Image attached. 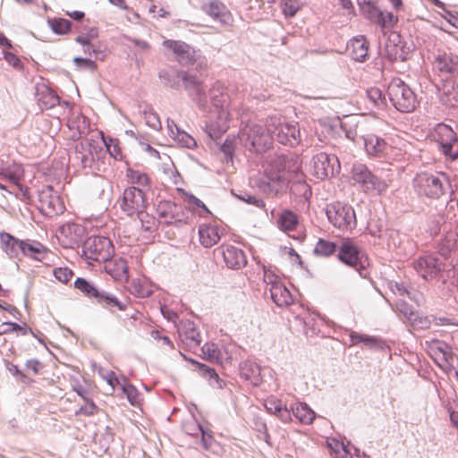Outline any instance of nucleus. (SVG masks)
<instances>
[{
    "label": "nucleus",
    "mask_w": 458,
    "mask_h": 458,
    "mask_svg": "<svg viewBox=\"0 0 458 458\" xmlns=\"http://www.w3.org/2000/svg\"><path fill=\"white\" fill-rule=\"evenodd\" d=\"M448 179L444 173L420 172L413 179V188L419 196L438 199L445 194Z\"/></svg>",
    "instance_id": "obj_1"
},
{
    "label": "nucleus",
    "mask_w": 458,
    "mask_h": 458,
    "mask_svg": "<svg viewBox=\"0 0 458 458\" xmlns=\"http://www.w3.org/2000/svg\"><path fill=\"white\" fill-rule=\"evenodd\" d=\"M73 285L85 297L94 298L97 303L105 309L109 310H112L114 308H116L118 310H126L127 305L120 301L114 294L104 289H100L91 281L78 277L74 281Z\"/></svg>",
    "instance_id": "obj_2"
},
{
    "label": "nucleus",
    "mask_w": 458,
    "mask_h": 458,
    "mask_svg": "<svg viewBox=\"0 0 458 458\" xmlns=\"http://www.w3.org/2000/svg\"><path fill=\"white\" fill-rule=\"evenodd\" d=\"M238 139L244 148L252 153H261L271 145L267 128L253 123H249L241 128Z\"/></svg>",
    "instance_id": "obj_3"
},
{
    "label": "nucleus",
    "mask_w": 458,
    "mask_h": 458,
    "mask_svg": "<svg viewBox=\"0 0 458 458\" xmlns=\"http://www.w3.org/2000/svg\"><path fill=\"white\" fill-rule=\"evenodd\" d=\"M267 131L271 140L290 147L297 146L301 140V131L298 123H283L280 118L271 117L266 123Z\"/></svg>",
    "instance_id": "obj_4"
},
{
    "label": "nucleus",
    "mask_w": 458,
    "mask_h": 458,
    "mask_svg": "<svg viewBox=\"0 0 458 458\" xmlns=\"http://www.w3.org/2000/svg\"><path fill=\"white\" fill-rule=\"evenodd\" d=\"M387 93L390 102L399 112L410 113L415 109L418 103L416 95L402 80H392Z\"/></svg>",
    "instance_id": "obj_5"
},
{
    "label": "nucleus",
    "mask_w": 458,
    "mask_h": 458,
    "mask_svg": "<svg viewBox=\"0 0 458 458\" xmlns=\"http://www.w3.org/2000/svg\"><path fill=\"white\" fill-rule=\"evenodd\" d=\"M159 224L182 226L189 221L191 210L182 204L171 200H161L156 207Z\"/></svg>",
    "instance_id": "obj_6"
},
{
    "label": "nucleus",
    "mask_w": 458,
    "mask_h": 458,
    "mask_svg": "<svg viewBox=\"0 0 458 458\" xmlns=\"http://www.w3.org/2000/svg\"><path fill=\"white\" fill-rule=\"evenodd\" d=\"M326 214L328 221L342 232H352L357 225L354 208L339 201L327 206Z\"/></svg>",
    "instance_id": "obj_7"
},
{
    "label": "nucleus",
    "mask_w": 458,
    "mask_h": 458,
    "mask_svg": "<svg viewBox=\"0 0 458 458\" xmlns=\"http://www.w3.org/2000/svg\"><path fill=\"white\" fill-rule=\"evenodd\" d=\"M114 253L111 240L105 236H90L83 243L82 255L89 261L107 262Z\"/></svg>",
    "instance_id": "obj_8"
},
{
    "label": "nucleus",
    "mask_w": 458,
    "mask_h": 458,
    "mask_svg": "<svg viewBox=\"0 0 458 458\" xmlns=\"http://www.w3.org/2000/svg\"><path fill=\"white\" fill-rule=\"evenodd\" d=\"M438 150L448 159L458 158V137L456 132L447 124L438 123L433 134Z\"/></svg>",
    "instance_id": "obj_9"
},
{
    "label": "nucleus",
    "mask_w": 458,
    "mask_h": 458,
    "mask_svg": "<svg viewBox=\"0 0 458 458\" xmlns=\"http://www.w3.org/2000/svg\"><path fill=\"white\" fill-rule=\"evenodd\" d=\"M311 173L318 180H326L340 173L341 165L335 155L320 152L314 155L311 160Z\"/></svg>",
    "instance_id": "obj_10"
},
{
    "label": "nucleus",
    "mask_w": 458,
    "mask_h": 458,
    "mask_svg": "<svg viewBox=\"0 0 458 458\" xmlns=\"http://www.w3.org/2000/svg\"><path fill=\"white\" fill-rule=\"evenodd\" d=\"M352 177L366 192L376 191L380 194L387 188L385 181L375 175L366 165L361 163L352 165Z\"/></svg>",
    "instance_id": "obj_11"
},
{
    "label": "nucleus",
    "mask_w": 458,
    "mask_h": 458,
    "mask_svg": "<svg viewBox=\"0 0 458 458\" xmlns=\"http://www.w3.org/2000/svg\"><path fill=\"white\" fill-rule=\"evenodd\" d=\"M147 204V199L142 189L131 186L123 191L121 208L127 216H132L140 214L146 209Z\"/></svg>",
    "instance_id": "obj_12"
},
{
    "label": "nucleus",
    "mask_w": 458,
    "mask_h": 458,
    "mask_svg": "<svg viewBox=\"0 0 458 458\" xmlns=\"http://www.w3.org/2000/svg\"><path fill=\"white\" fill-rule=\"evenodd\" d=\"M182 81L189 96L201 110L208 108V97L203 81L196 75L187 72H182Z\"/></svg>",
    "instance_id": "obj_13"
},
{
    "label": "nucleus",
    "mask_w": 458,
    "mask_h": 458,
    "mask_svg": "<svg viewBox=\"0 0 458 458\" xmlns=\"http://www.w3.org/2000/svg\"><path fill=\"white\" fill-rule=\"evenodd\" d=\"M257 187L268 196H276L285 191L287 183L283 174L266 169L264 174L257 180Z\"/></svg>",
    "instance_id": "obj_14"
},
{
    "label": "nucleus",
    "mask_w": 458,
    "mask_h": 458,
    "mask_svg": "<svg viewBox=\"0 0 458 458\" xmlns=\"http://www.w3.org/2000/svg\"><path fill=\"white\" fill-rule=\"evenodd\" d=\"M102 150V147L94 140L81 141L74 147V158L83 168L92 169L95 161L99 158L98 152Z\"/></svg>",
    "instance_id": "obj_15"
},
{
    "label": "nucleus",
    "mask_w": 458,
    "mask_h": 458,
    "mask_svg": "<svg viewBox=\"0 0 458 458\" xmlns=\"http://www.w3.org/2000/svg\"><path fill=\"white\" fill-rule=\"evenodd\" d=\"M202 11L225 30H231L234 19L229 9L219 0H211L202 5Z\"/></svg>",
    "instance_id": "obj_16"
},
{
    "label": "nucleus",
    "mask_w": 458,
    "mask_h": 458,
    "mask_svg": "<svg viewBox=\"0 0 458 458\" xmlns=\"http://www.w3.org/2000/svg\"><path fill=\"white\" fill-rule=\"evenodd\" d=\"M38 200L41 211L47 216L60 215L64 210V206L52 186H46L38 191Z\"/></svg>",
    "instance_id": "obj_17"
},
{
    "label": "nucleus",
    "mask_w": 458,
    "mask_h": 458,
    "mask_svg": "<svg viewBox=\"0 0 458 458\" xmlns=\"http://www.w3.org/2000/svg\"><path fill=\"white\" fill-rule=\"evenodd\" d=\"M433 67L441 76L456 77L458 76V55L452 52H438L434 57Z\"/></svg>",
    "instance_id": "obj_18"
},
{
    "label": "nucleus",
    "mask_w": 458,
    "mask_h": 458,
    "mask_svg": "<svg viewBox=\"0 0 458 458\" xmlns=\"http://www.w3.org/2000/svg\"><path fill=\"white\" fill-rule=\"evenodd\" d=\"M414 269L425 280L436 277L444 268L442 260L435 255L420 257L413 263Z\"/></svg>",
    "instance_id": "obj_19"
},
{
    "label": "nucleus",
    "mask_w": 458,
    "mask_h": 458,
    "mask_svg": "<svg viewBox=\"0 0 458 458\" xmlns=\"http://www.w3.org/2000/svg\"><path fill=\"white\" fill-rule=\"evenodd\" d=\"M337 257L341 262L354 267L361 275V270L365 267L360 264V251L350 239H345L342 242Z\"/></svg>",
    "instance_id": "obj_20"
},
{
    "label": "nucleus",
    "mask_w": 458,
    "mask_h": 458,
    "mask_svg": "<svg viewBox=\"0 0 458 458\" xmlns=\"http://www.w3.org/2000/svg\"><path fill=\"white\" fill-rule=\"evenodd\" d=\"M221 253L228 268L241 269L247 264V258L243 250L233 245L221 246Z\"/></svg>",
    "instance_id": "obj_21"
},
{
    "label": "nucleus",
    "mask_w": 458,
    "mask_h": 458,
    "mask_svg": "<svg viewBox=\"0 0 458 458\" xmlns=\"http://www.w3.org/2000/svg\"><path fill=\"white\" fill-rule=\"evenodd\" d=\"M163 46L173 50L177 61L183 65L190 64L194 60L192 47L183 41L166 39L163 42Z\"/></svg>",
    "instance_id": "obj_22"
},
{
    "label": "nucleus",
    "mask_w": 458,
    "mask_h": 458,
    "mask_svg": "<svg viewBox=\"0 0 458 458\" xmlns=\"http://www.w3.org/2000/svg\"><path fill=\"white\" fill-rule=\"evenodd\" d=\"M227 110L217 111L216 121L207 122L204 127L205 132L212 140L219 139L229 128Z\"/></svg>",
    "instance_id": "obj_23"
},
{
    "label": "nucleus",
    "mask_w": 458,
    "mask_h": 458,
    "mask_svg": "<svg viewBox=\"0 0 458 458\" xmlns=\"http://www.w3.org/2000/svg\"><path fill=\"white\" fill-rule=\"evenodd\" d=\"M178 333L181 340L189 347H197L201 343L200 334L190 319L181 321Z\"/></svg>",
    "instance_id": "obj_24"
},
{
    "label": "nucleus",
    "mask_w": 458,
    "mask_h": 458,
    "mask_svg": "<svg viewBox=\"0 0 458 458\" xmlns=\"http://www.w3.org/2000/svg\"><path fill=\"white\" fill-rule=\"evenodd\" d=\"M36 100L41 109H51L59 104V97L46 84H37Z\"/></svg>",
    "instance_id": "obj_25"
},
{
    "label": "nucleus",
    "mask_w": 458,
    "mask_h": 458,
    "mask_svg": "<svg viewBox=\"0 0 458 458\" xmlns=\"http://www.w3.org/2000/svg\"><path fill=\"white\" fill-rule=\"evenodd\" d=\"M360 140H362L366 153L369 157H379L385 154L387 148L386 140L376 134L370 133L361 136Z\"/></svg>",
    "instance_id": "obj_26"
},
{
    "label": "nucleus",
    "mask_w": 458,
    "mask_h": 458,
    "mask_svg": "<svg viewBox=\"0 0 458 458\" xmlns=\"http://www.w3.org/2000/svg\"><path fill=\"white\" fill-rule=\"evenodd\" d=\"M440 102L449 108L458 107V82L453 81H445L441 88H438Z\"/></svg>",
    "instance_id": "obj_27"
},
{
    "label": "nucleus",
    "mask_w": 458,
    "mask_h": 458,
    "mask_svg": "<svg viewBox=\"0 0 458 458\" xmlns=\"http://www.w3.org/2000/svg\"><path fill=\"white\" fill-rule=\"evenodd\" d=\"M350 341L351 345L363 344V345L367 348L375 351H386L389 348L383 339L376 336L359 334L357 332H352L350 334Z\"/></svg>",
    "instance_id": "obj_28"
},
{
    "label": "nucleus",
    "mask_w": 458,
    "mask_h": 458,
    "mask_svg": "<svg viewBox=\"0 0 458 458\" xmlns=\"http://www.w3.org/2000/svg\"><path fill=\"white\" fill-rule=\"evenodd\" d=\"M239 369L241 377L252 386H258L261 384V369L256 362L246 360L240 363Z\"/></svg>",
    "instance_id": "obj_29"
},
{
    "label": "nucleus",
    "mask_w": 458,
    "mask_h": 458,
    "mask_svg": "<svg viewBox=\"0 0 458 458\" xmlns=\"http://www.w3.org/2000/svg\"><path fill=\"white\" fill-rule=\"evenodd\" d=\"M209 98L217 111L227 110L230 98L224 84L219 81L215 82L209 89Z\"/></svg>",
    "instance_id": "obj_30"
},
{
    "label": "nucleus",
    "mask_w": 458,
    "mask_h": 458,
    "mask_svg": "<svg viewBox=\"0 0 458 458\" xmlns=\"http://www.w3.org/2000/svg\"><path fill=\"white\" fill-rule=\"evenodd\" d=\"M221 237V233L216 225H200L199 227V238L200 244L205 248H210L216 244Z\"/></svg>",
    "instance_id": "obj_31"
},
{
    "label": "nucleus",
    "mask_w": 458,
    "mask_h": 458,
    "mask_svg": "<svg viewBox=\"0 0 458 458\" xmlns=\"http://www.w3.org/2000/svg\"><path fill=\"white\" fill-rule=\"evenodd\" d=\"M50 251L39 242L24 240L22 255L37 261H43Z\"/></svg>",
    "instance_id": "obj_32"
},
{
    "label": "nucleus",
    "mask_w": 458,
    "mask_h": 458,
    "mask_svg": "<svg viewBox=\"0 0 458 458\" xmlns=\"http://www.w3.org/2000/svg\"><path fill=\"white\" fill-rule=\"evenodd\" d=\"M267 291H269L271 299L278 307H287L293 302V298L288 288L283 284L271 286Z\"/></svg>",
    "instance_id": "obj_33"
},
{
    "label": "nucleus",
    "mask_w": 458,
    "mask_h": 458,
    "mask_svg": "<svg viewBox=\"0 0 458 458\" xmlns=\"http://www.w3.org/2000/svg\"><path fill=\"white\" fill-rule=\"evenodd\" d=\"M0 241L4 250L10 258H17L22 254L24 240H19L8 233H0Z\"/></svg>",
    "instance_id": "obj_34"
},
{
    "label": "nucleus",
    "mask_w": 458,
    "mask_h": 458,
    "mask_svg": "<svg viewBox=\"0 0 458 458\" xmlns=\"http://www.w3.org/2000/svg\"><path fill=\"white\" fill-rule=\"evenodd\" d=\"M351 55L357 62H364L369 50V43L364 36L353 38L351 41Z\"/></svg>",
    "instance_id": "obj_35"
},
{
    "label": "nucleus",
    "mask_w": 458,
    "mask_h": 458,
    "mask_svg": "<svg viewBox=\"0 0 458 458\" xmlns=\"http://www.w3.org/2000/svg\"><path fill=\"white\" fill-rule=\"evenodd\" d=\"M191 361L198 366L199 375L208 381L210 386L216 389L223 388L225 385L224 381L219 377L218 374L213 368L198 361Z\"/></svg>",
    "instance_id": "obj_36"
},
{
    "label": "nucleus",
    "mask_w": 458,
    "mask_h": 458,
    "mask_svg": "<svg viewBox=\"0 0 458 458\" xmlns=\"http://www.w3.org/2000/svg\"><path fill=\"white\" fill-rule=\"evenodd\" d=\"M391 37H393V43L391 40H389V42L386 43L385 47L386 57L392 62L404 61L406 57L403 50V47H400L398 44L395 43L396 40L399 41L400 35L392 33Z\"/></svg>",
    "instance_id": "obj_37"
},
{
    "label": "nucleus",
    "mask_w": 458,
    "mask_h": 458,
    "mask_svg": "<svg viewBox=\"0 0 458 458\" xmlns=\"http://www.w3.org/2000/svg\"><path fill=\"white\" fill-rule=\"evenodd\" d=\"M182 72H184L174 70H161L158 73V76L165 87L178 89L181 86Z\"/></svg>",
    "instance_id": "obj_38"
},
{
    "label": "nucleus",
    "mask_w": 458,
    "mask_h": 458,
    "mask_svg": "<svg viewBox=\"0 0 458 458\" xmlns=\"http://www.w3.org/2000/svg\"><path fill=\"white\" fill-rule=\"evenodd\" d=\"M293 415L302 424H311L315 419V412L307 403H299L293 407Z\"/></svg>",
    "instance_id": "obj_39"
},
{
    "label": "nucleus",
    "mask_w": 458,
    "mask_h": 458,
    "mask_svg": "<svg viewBox=\"0 0 458 458\" xmlns=\"http://www.w3.org/2000/svg\"><path fill=\"white\" fill-rule=\"evenodd\" d=\"M106 268L108 269V273L117 280L127 279L129 276L127 262L123 258L114 259L113 263L110 262L106 266Z\"/></svg>",
    "instance_id": "obj_40"
},
{
    "label": "nucleus",
    "mask_w": 458,
    "mask_h": 458,
    "mask_svg": "<svg viewBox=\"0 0 458 458\" xmlns=\"http://www.w3.org/2000/svg\"><path fill=\"white\" fill-rule=\"evenodd\" d=\"M297 224V215L289 209L283 210L277 218L278 227L284 232L293 230Z\"/></svg>",
    "instance_id": "obj_41"
},
{
    "label": "nucleus",
    "mask_w": 458,
    "mask_h": 458,
    "mask_svg": "<svg viewBox=\"0 0 458 458\" xmlns=\"http://www.w3.org/2000/svg\"><path fill=\"white\" fill-rule=\"evenodd\" d=\"M70 128H76L77 131L72 132V140H77L88 133L89 123L86 116L79 115L70 122Z\"/></svg>",
    "instance_id": "obj_42"
},
{
    "label": "nucleus",
    "mask_w": 458,
    "mask_h": 458,
    "mask_svg": "<svg viewBox=\"0 0 458 458\" xmlns=\"http://www.w3.org/2000/svg\"><path fill=\"white\" fill-rule=\"evenodd\" d=\"M358 4L366 19L375 23L382 10H380L375 3L370 0H358Z\"/></svg>",
    "instance_id": "obj_43"
},
{
    "label": "nucleus",
    "mask_w": 458,
    "mask_h": 458,
    "mask_svg": "<svg viewBox=\"0 0 458 458\" xmlns=\"http://www.w3.org/2000/svg\"><path fill=\"white\" fill-rule=\"evenodd\" d=\"M436 362L444 369H454L458 367V354L453 353L452 348L449 352H444L437 358H434Z\"/></svg>",
    "instance_id": "obj_44"
},
{
    "label": "nucleus",
    "mask_w": 458,
    "mask_h": 458,
    "mask_svg": "<svg viewBox=\"0 0 458 458\" xmlns=\"http://www.w3.org/2000/svg\"><path fill=\"white\" fill-rule=\"evenodd\" d=\"M130 292L136 297L145 298L151 295L152 289L145 280L137 279L132 280L130 285Z\"/></svg>",
    "instance_id": "obj_45"
},
{
    "label": "nucleus",
    "mask_w": 458,
    "mask_h": 458,
    "mask_svg": "<svg viewBox=\"0 0 458 458\" xmlns=\"http://www.w3.org/2000/svg\"><path fill=\"white\" fill-rule=\"evenodd\" d=\"M172 138L183 148H193L197 146L196 140L178 126H175V133Z\"/></svg>",
    "instance_id": "obj_46"
},
{
    "label": "nucleus",
    "mask_w": 458,
    "mask_h": 458,
    "mask_svg": "<svg viewBox=\"0 0 458 458\" xmlns=\"http://www.w3.org/2000/svg\"><path fill=\"white\" fill-rule=\"evenodd\" d=\"M200 435L201 445L203 448L214 454H218L219 450L221 449V446L212 436V432L207 428H204Z\"/></svg>",
    "instance_id": "obj_47"
},
{
    "label": "nucleus",
    "mask_w": 458,
    "mask_h": 458,
    "mask_svg": "<svg viewBox=\"0 0 458 458\" xmlns=\"http://www.w3.org/2000/svg\"><path fill=\"white\" fill-rule=\"evenodd\" d=\"M49 27L57 35L67 34L71 30V21L64 18H53L47 21Z\"/></svg>",
    "instance_id": "obj_48"
},
{
    "label": "nucleus",
    "mask_w": 458,
    "mask_h": 458,
    "mask_svg": "<svg viewBox=\"0 0 458 458\" xmlns=\"http://www.w3.org/2000/svg\"><path fill=\"white\" fill-rule=\"evenodd\" d=\"M336 250V244L324 239H319L315 245L314 253L318 256L328 257Z\"/></svg>",
    "instance_id": "obj_49"
},
{
    "label": "nucleus",
    "mask_w": 458,
    "mask_h": 458,
    "mask_svg": "<svg viewBox=\"0 0 458 458\" xmlns=\"http://www.w3.org/2000/svg\"><path fill=\"white\" fill-rule=\"evenodd\" d=\"M398 21V17L393 13L380 12L375 24L378 25L383 30L393 29Z\"/></svg>",
    "instance_id": "obj_50"
},
{
    "label": "nucleus",
    "mask_w": 458,
    "mask_h": 458,
    "mask_svg": "<svg viewBox=\"0 0 458 458\" xmlns=\"http://www.w3.org/2000/svg\"><path fill=\"white\" fill-rule=\"evenodd\" d=\"M13 331H19L22 335H26L29 333H30L31 335L36 336L33 331L30 327H28L26 324L21 326L15 322H4L0 326V335L9 334Z\"/></svg>",
    "instance_id": "obj_51"
},
{
    "label": "nucleus",
    "mask_w": 458,
    "mask_h": 458,
    "mask_svg": "<svg viewBox=\"0 0 458 458\" xmlns=\"http://www.w3.org/2000/svg\"><path fill=\"white\" fill-rule=\"evenodd\" d=\"M237 140L238 139L235 137H228L220 147V150L225 155V160L226 163H233Z\"/></svg>",
    "instance_id": "obj_52"
},
{
    "label": "nucleus",
    "mask_w": 458,
    "mask_h": 458,
    "mask_svg": "<svg viewBox=\"0 0 458 458\" xmlns=\"http://www.w3.org/2000/svg\"><path fill=\"white\" fill-rule=\"evenodd\" d=\"M204 357L210 360H219L221 359V352L218 345L214 343H206L201 348Z\"/></svg>",
    "instance_id": "obj_53"
},
{
    "label": "nucleus",
    "mask_w": 458,
    "mask_h": 458,
    "mask_svg": "<svg viewBox=\"0 0 458 458\" xmlns=\"http://www.w3.org/2000/svg\"><path fill=\"white\" fill-rule=\"evenodd\" d=\"M367 96L375 106L382 107L385 105V97L382 90L378 88L369 89L367 90Z\"/></svg>",
    "instance_id": "obj_54"
},
{
    "label": "nucleus",
    "mask_w": 458,
    "mask_h": 458,
    "mask_svg": "<svg viewBox=\"0 0 458 458\" xmlns=\"http://www.w3.org/2000/svg\"><path fill=\"white\" fill-rule=\"evenodd\" d=\"M123 392L126 394L131 404L135 405L140 402V394L131 384H124L122 386Z\"/></svg>",
    "instance_id": "obj_55"
},
{
    "label": "nucleus",
    "mask_w": 458,
    "mask_h": 458,
    "mask_svg": "<svg viewBox=\"0 0 458 458\" xmlns=\"http://www.w3.org/2000/svg\"><path fill=\"white\" fill-rule=\"evenodd\" d=\"M141 223V226L145 231H152L155 227L156 218L152 215H149L144 211L140 214H136Z\"/></svg>",
    "instance_id": "obj_56"
},
{
    "label": "nucleus",
    "mask_w": 458,
    "mask_h": 458,
    "mask_svg": "<svg viewBox=\"0 0 458 458\" xmlns=\"http://www.w3.org/2000/svg\"><path fill=\"white\" fill-rule=\"evenodd\" d=\"M5 369L13 376L16 377L18 381L27 383L28 377L27 376L19 369L17 365L13 364L11 361L4 360V361Z\"/></svg>",
    "instance_id": "obj_57"
},
{
    "label": "nucleus",
    "mask_w": 458,
    "mask_h": 458,
    "mask_svg": "<svg viewBox=\"0 0 458 458\" xmlns=\"http://www.w3.org/2000/svg\"><path fill=\"white\" fill-rule=\"evenodd\" d=\"M264 406L268 413L276 415L280 408L283 406V403L281 400L270 397L264 401Z\"/></svg>",
    "instance_id": "obj_58"
},
{
    "label": "nucleus",
    "mask_w": 458,
    "mask_h": 458,
    "mask_svg": "<svg viewBox=\"0 0 458 458\" xmlns=\"http://www.w3.org/2000/svg\"><path fill=\"white\" fill-rule=\"evenodd\" d=\"M263 280L267 284V289L282 283L280 281L279 276L277 275H276V273L271 268H269V267L267 268L266 267H264Z\"/></svg>",
    "instance_id": "obj_59"
},
{
    "label": "nucleus",
    "mask_w": 458,
    "mask_h": 458,
    "mask_svg": "<svg viewBox=\"0 0 458 458\" xmlns=\"http://www.w3.org/2000/svg\"><path fill=\"white\" fill-rule=\"evenodd\" d=\"M55 277L64 283H68L73 276L72 271L68 267H57L54 269Z\"/></svg>",
    "instance_id": "obj_60"
},
{
    "label": "nucleus",
    "mask_w": 458,
    "mask_h": 458,
    "mask_svg": "<svg viewBox=\"0 0 458 458\" xmlns=\"http://www.w3.org/2000/svg\"><path fill=\"white\" fill-rule=\"evenodd\" d=\"M238 198L242 201L246 202L247 204L253 205L256 208H263L265 207L263 199L255 195H251L245 192L239 195Z\"/></svg>",
    "instance_id": "obj_61"
},
{
    "label": "nucleus",
    "mask_w": 458,
    "mask_h": 458,
    "mask_svg": "<svg viewBox=\"0 0 458 458\" xmlns=\"http://www.w3.org/2000/svg\"><path fill=\"white\" fill-rule=\"evenodd\" d=\"M61 232L63 233H74L75 234V237L72 239V241L73 242H78V237L84 232V228L76 225V224H68V225H63L61 227Z\"/></svg>",
    "instance_id": "obj_62"
},
{
    "label": "nucleus",
    "mask_w": 458,
    "mask_h": 458,
    "mask_svg": "<svg viewBox=\"0 0 458 458\" xmlns=\"http://www.w3.org/2000/svg\"><path fill=\"white\" fill-rule=\"evenodd\" d=\"M73 62L78 68H81V69L94 71L97 67L96 63L89 58L77 56V57H74Z\"/></svg>",
    "instance_id": "obj_63"
},
{
    "label": "nucleus",
    "mask_w": 458,
    "mask_h": 458,
    "mask_svg": "<svg viewBox=\"0 0 458 458\" xmlns=\"http://www.w3.org/2000/svg\"><path fill=\"white\" fill-rule=\"evenodd\" d=\"M3 54H4V60L10 65H12L13 68L18 69V70L22 69V67H23L22 63L16 55H14L13 53H11V52H6V51H4Z\"/></svg>",
    "instance_id": "obj_64"
}]
</instances>
